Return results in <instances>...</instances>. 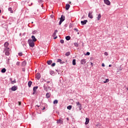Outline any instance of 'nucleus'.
<instances>
[{
    "instance_id": "obj_59",
    "label": "nucleus",
    "mask_w": 128,
    "mask_h": 128,
    "mask_svg": "<svg viewBox=\"0 0 128 128\" xmlns=\"http://www.w3.org/2000/svg\"><path fill=\"white\" fill-rule=\"evenodd\" d=\"M69 4H72V2H69Z\"/></svg>"
},
{
    "instance_id": "obj_34",
    "label": "nucleus",
    "mask_w": 128,
    "mask_h": 128,
    "mask_svg": "<svg viewBox=\"0 0 128 128\" xmlns=\"http://www.w3.org/2000/svg\"><path fill=\"white\" fill-rule=\"evenodd\" d=\"M110 82V80L108 79H106V81H104V84H106V82Z\"/></svg>"
},
{
    "instance_id": "obj_41",
    "label": "nucleus",
    "mask_w": 128,
    "mask_h": 128,
    "mask_svg": "<svg viewBox=\"0 0 128 128\" xmlns=\"http://www.w3.org/2000/svg\"><path fill=\"white\" fill-rule=\"evenodd\" d=\"M104 56H108V52H105L104 53Z\"/></svg>"
},
{
    "instance_id": "obj_43",
    "label": "nucleus",
    "mask_w": 128,
    "mask_h": 128,
    "mask_svg": "<svg viewBox=\"0 0 128 128\" xmlns=\"http://www.w3.org/2000/svg\"><path fill=\"white\" fill-rule=\"evenodd\" d=\"M47 88H48V90H52V88H50V86L47 87Z\"/></svg>"
},
{
    "instance_id": "obj_63",
    "label": "nucleus",
    "mask_w": 128,
    "mask_h": 128,
    "mask_svg": "<svg viewBox=\"0 0 128 128\" xmlns=\"http://www.w3.org/2000/svg\"><path fill=\"white\" fill-rule=\"evenodd\" d=\"M8 60H10V59H8Z\"/></svg>"
},
{
    "instance_id": "obj_35",
    "label": "nucleus",
    "mask_w": 128,
    "mask_h": 128,
    "mask_svg": "<svg viewBox=\"0 0 128 128\" xmlns=\"http://www.w3.org/2000/svg\"><path fill=\"white\" fill-rule=\"evenodd\" d=\"M74 45L76 47L78 46V43H76V42H75V43L74 44Z\"/></svg>"
},
{
    "instance_id": "obj_9",
    "label": "nucleus",
    "mask_w": 128,
    "mask_h": 128,
    "mask_svg": "<svg viewBox=\"0 0 128 128\" xmlns=\"http://www.w3.org/2000/svg\"><path fill=\"white\" fill-rule=\"evenodd\" d=\"M70 4H66V10H70Z\"/></svg>"
},
{
    "instance_id": "obj_45",
    "label": "nucleus",
    "mask_w": 128,
    "mask_h": 128,
    "mask_svg": "<svg viewBox=\"0 0 128 128\" xmlns=\"http://www.w3.org/2000/svg\"><path fill=\"white\" fill-rule=\"evenodd\" d=\"M51 66H56V63L55 62L53 63Z\"/></svg>"
},
{
    "instance_id": "obj_61",
    "label": "nucleus",
    "mask_w": 128,
    "mask_h": 128,
    "mask_svg": "<svg viewBox=\"0 0 128 128\" xmlns=\"http://www.w3.org/2000/svg\"><path fill=\"white\" fill-rule=\"evenodd\" d=\"M80 34V32H78V34Z\"/></svg>"
},
{
    "instance_id": "obj_58",
    "label": "nucleus",
    "mask_w": 128,
    "mask_h": 128,
    "mask_svg": "<svg viewBox=\"0 0 128 128\" xmlns=\"http://www.w3.org/2000/svg\"><path fill=\"white\" fill-rule=\"evenodd\" d=\"M66 120H69L68 118H66Z\"/></svg>"
},
{
    "instance_id": "obj_29",
    "label": "nucleus",
    "mask_w": 128,
    "mask_h": 128,
    "mask_svg": "<svg viewBox=\"0 0 128 128\" xmlns=\"http://www.w3.org/2000/svg\"><path fill=\"white\" fill-rule=\"evenodd\" d=\"M66 40H70V36H66Z\"/></svg>"
},
{
    "instance_id": "obj_56",
    "label": "nucleus",
    "mask_w": 128,
    "mask_h": 128,
    "mask_svg": "<svg viewBox=\"0 0 128 128\" xmlns=\"http://www.w3.org/2000/svg\"><path fill=\"white\" fill-rule=\"evenodd\" d=\"M36 106H38V108H40V106L36 105Z\"/></svg>"
},
{
    "instance_id": "obj_46",
    "label": "nucleus",
    "mask_w": 128,
    "mask_h": 128,
    "mask_svg": "<svg viewBox=\"0 0 128 128\" xmlns=\"http://www.w3.org/2000/svg\"><path fill=\"white\" fill-rule=\"evenodd\" d=\"M20 62H18L16 63V66H20Z\"/></svg>"
},
{
    "instance_id": "obj_4",
    "label": "nucleus",
    "mask_w": 128,
    "mask_h": 128,
    "mask_svg": "<svg viewBox=\"0 0 128 128\" xmlns=\"http://www.w3.org/2000/svg\"><path fill=\"white\" fill-rule=\"evenodd\" d=\"M76 106H78L79 110H82V104L80 102H76Z\"/></svg>"
},
{
    "instance_id": "obj_20",
    "label": "nucleus",
    "mask_w": 128,
    "mask_h": 128,
    "mask_svg": "<svg viewBox=\"0 0 128 128\" xmlns=\"http://www.w3.org/2000/svg\"><path fill=\"white\" fill-rule=\"evenodd\" d=\"M44 90H45V92H48V86H46V84H44Z\"/></svg>"
},
{
    "instance_id": "obj_51",
    "label": "nucleus",
    "mask_w": 128,
    "mask_h": 128,
    "mask_svg": "<svg viewBox=\"0 0 128 128\" xmlns=\"http://www.w3.org/2000/svg\"><path fill=\"white\" fill-rule=\"evenodd\" d=\"M10 82H12V78H10Z\"/></svg>"
},
{
    "instance_id": "obj_5",
    "label": "nucleus",
    "mask_w": 128,
    "mask_h": 128,
    "mask_svg": "<svg viewBox=\"0 0 128 128\" xmlns=\"http://www.w3.org/2000/svg\"><path fill=\"white\" fill-rule=\"evenodd\" d=\"M104 2L106 4H107V6H110V2L108 0H104Z\"/></svg>"
},
{
    "instance_id": "obj_64",
    "label": "nucleus",
    "mask_w": 128,
    "mask_h": 128,
    "mask_svg": "<svg viewBox=\"0 0 128 128\" xmlns=\"http://www.w3.org/2000/svg\"><path fill=\"white\" fill-rule=\"evenodd\" d=\"M56 71H57V72H58V70H56Z\"/></svg>"
},
{
    "instance_id": "obj_24",
    "label": "nucleus",
    "mask_w": 128,
    "mask_h": 128,
    "mask_svg": "<svg viewBox=\"0 0 128 128\" xmlns=\"http://www.w3.org/2000/svg\"><path fill=\"white\" fill-rule=\"evenodd\" d=\"M100 18H102V14H99L97 18L98 20H100Z\"/></svg>"
},
{
    "instance_id": "obj_12",
    "label": "nucleus",
    "mask_w": 128,
    "mask_h": 128,
    "mask_svg": "<svg viewBox=\"0 0 128 128\" xmlns=\"http://www.w3.org/2000/svg\"><path fill=\"white\" fill-rule=\"evenodd\" d=\"M58 124H64V121L60 119L57 120Z\"/></svg>"
},
{
    "instance_id": "obj_19",
    "label": "nucleus",
    "mask_w": 128,
    "mask_h": 128,
    "mask_svg": "<svg viewBox=\"0 0 128 128\" xmlns=\"http://www.w3.org/2000/svg\"><path fill=\"white\" fill-rule=\"evenodd\" d=\"M58 32V31L57 30H55L54 33L52 34V36H56V33Z\"/></svg>"
},
{
    "instance_id": "obj_31",
    "label": "nucleus",
    "mask_w": 128,
    "mask_h": 128,
    "mask_svg": "<svg viewBox=\"0 0 128 128\" xmlns=\"http://www.w3.org/2000/svg\"><path fill=\"white\" fill-rule=\"evenodd\" d=\"M58 101L57 100H56L54 101V104H58Z\"/></svg>"
},
{
    "instance_id": "obj_30",
    "label": "nucleus",
    "mask_w": 128,
    "mask_h": 128,
    "mask_svg": "<svg viewBox=\"0 0 128 128\" xmlns=\"http://www.w3.org/2000/svg\"><path fill=\"white\" fill-rule=\"evenodd\" d=\"M72 64H73V66H76V59H74L72 60Z\"/></svg>"
},
{
    "instance_id": "obj_3",
    "label": "nucleus",
    "mask_w": 128,
    "mask_h": 128,
    "mask_svg": "<svg viewBox=\"0 0 128 128\" xmlns=\"http://www.w3.org/2000/svg\"><path fill=\"white\" fill-rule=\"evenodd\" d=\"M64 20H66V17L64 15H62L61 18H60V21L59 22L60 26L62 24V22L64 21Z\"/></svg>"
},
{
    "instance_id": "obj_28",
    "label": "nucleus",
    "mask_w": 128,
    "mask_h": 128,
    "mask_svg": "<svg viewBox=\"0 0 128 128\" xmlns=\"http://www.w3.org/2000/svg\"><path fill=\"white\" fill-rule=\"evenodd\" d=\"M44 82H47V84H50V82H52V80H44Z\"/></svg>"
},
{
    "instance_id": "obj_26",
    "label": "nucleus",
    "mask_w": 128,
    "mask_h": 128,
    "mask_svg": "<svg viewBox=\"0 0 128 128\" xmlns=\"http://www.w3.org/2000/svg\"><path fill=\"white\" fill-rule=\"evenodd\" d=\"M47 64H52V60H48L47 62Z\"/></svg>"
},
{
    "instance_id": "obj_62",
    "label": "nucleus",
    "mask_w": 128,
    "mask_h": 128,
    "mask_svg": "<svg viewBox=\"0 0 128 128\" xmlns=\"http://www.w3.org/2000/svg\"><path fill=\"white\" fill-rule=\"evenodd\" d=\"M32 24H34V22H32Z\"/></svg>"
},
{
    "instance_id": "obj_2",
    "label": "nucleus",
    "mask_w": 128,
    "mask_h": 128,
    "mask_svg": "<svg viewBox=\"0 0 128 128\" xmlns=\"http://www.w3.org/2000/svg\"><path fill=\"white\" fill-rule=\"evenodd\" d=\"M6 56H10V48H6L4 49Z\"/></svg>"
},
{
    "instance_id": "obj_11",
    "label": "nucleus",
    "mask_w": 128,
    "mask_h": 128,
    "mask_svg": "<svg viewBox=\"0 0 128 128\" xmlns=\"http://www.w3.org/2000/svg\"><path fill=\"white\" fill-rule=\"evenodd\" d=\"M86 62V61L85 59L82 60L80 61L81 64H85Z\"/></svg>"
},
{
    "instance_id": "obj_21",
    "label": "nucleus",
    "mask_w": 128,
    "mask_h": 128,
    "mask_svg": "<svg viewBox=\"0 0 128 128\" xmlns=\"http://www.w3.org/2000/svg\"><path fill=\"white\" fill-rule=\"evenodd\" d=\"M22 65L23 66H26V60H24L22 62Z\"/></svg>"
},
{
    "instance_id": "obj_7",
    "label": "nucleus",
    "mask_w": 128,
    "mask_h": 128,
    "mask_svg": "<svg viewBox=\"0 0 128 128\" xmlns=\"http://www.w3.org/2000/svg\"><path fill=\"white\" fill-rule=\"evenodd\" d=\"M88 16L90 18H94V16H92V12H89Z\"/></svg>"
},
{
    "instance_id": "obj_32",
    "label": "nucleus",
    "mask_w": 128,
    "mask_h": 128,
    "mask_svg": "<svg viewBox=\"0 0 128 128\" xmlns=\"http://www.w3.org/2000/svg\"><path fill=\"white\" fill-rule=\"evenodd\" d=\"M72 106H68V107H67L68 110H72Z\"/></svg>"
},
{
    "instance_id": "obj_39",
    "label": "nucleus",
    "mask_w": 128,
    "mask_h": 128,
    "mask_svg": "<svg viewBox=\"0 0 128 128\" xmlns=\"http://www.w3.org/2000/svg\"><path fill=\"white\" fill-rule=\"evenodd\" d=\"M14 82H16V80H13V81H12V82H11V84H14Z\"/></svg>"
},
{
    "instance_id": "obj_55",
    "label": "nucleus",
    "mask_w": 128,
    "mask_h": 128,
    "mask_svg": "<svg viewBox=\"0 0 128 128\" xmlns=\"http://www.w3.org/2000/svg\"><path fill=\"white\" fill-rule=\"evenodd\" d=\"M112 64H110L109 65V68H112Z\"/></svg>"
},
{
    "instance_id": "obj_47",
    "label": "nucleus",
    "mask_w": 128,
    "mask_h": 128,
    "mask_svg": "<svg viewBox=\"0 0 128 128\" xmlns=\"http://www.w3.org/2000/svg\"><path fill=\"white\" fill-rule=\"evenodd\" d=\"M42 0H38V2H42Z\"/></svg>"
},
{
    "instance_id": "obj_10",
    "label": "nucleus",
    "mask_w": 128,
    "mask_h": 128,
    "mask_svg": "<svg viewBox=\"0 0 128 128\" xmlns=\"http://www.w3.org/2000/svg\"><path fill=\"white\" fill-rule=\"evenodd\" d=\"M88 22V20H84V21H81V24L82 26H84Z\"/></svg>"
},
{
    "instance_id": "obj_48",
    "label": "nucleus",
    "mask_w": 128,
    "mask_h": 128,
    "mask_svg": "<svg viewBox=\"0 0 128 128\" xmlns=\"http://www.w3.org/2000/svg\"><path fill=\"white\" fill-rule=\"evenodd\" d=\"M74 30H76V32H78V30L76 28H75Z\"/></svg>"
},
{
    "instance_id": "obj_37",
    "label": "nucleus",
    "mask_w": 128,
    "mask_h": 128,
    "mask_svg": "<svg viewBox=\"0 0 128 128\" xmlns=\"http://www.w3.org/2000/svg\"><path fill=\"white\" fill-rule=\"evenodd\" d=\"M90 52H87L86 54V56H90Z\"/></svg>"
},
{
    "instance_id": "obj_38",
    "label": "nucleus",
    "mask_w": 128,
    "mask_h": 128,
    "mask_svg": "<svg viewBox=\"0 0 128 128\" xmlns=\"http://www.w3.org/2000/svg\"><path fill=\"white\" fill-rule=\"evenodd\" d=\"M18 56H22V52H19V53H18Z\"/></svg>"
},
{
    "instance_id": "obj_33",
    "label": "nucleus",
    "mask_w": 128,
    "mask_h": 128,
    "mask_svg": "<svg viewBox=\"0 0 128 128\" xmlns=\"http://www.w3.org/2000/svg\"><path fill=\"white\" fill-rule=\"evenodd\" d=\"M50 74H51V76H54V71H50Z\"/></svg>"
},
{
    "instance_id": "obj_16",
    "label": "nucleus",
    "mask_w": 128,
    "mask_h": 128,
    "mask_svg": "<svg viewBox=\"0 0 128 128\" xmlns=\"http://www.w3.org/2000/svg\"><path fill=\"white\" fill-rule=\"evenodd\" d=\"M32 82L29 81L28 82V88H30V86H32Z\"/></svg>"
},
{
    "instance_id": "obj_60",
    "label": "nucleus",
    "mask_w": 128,
    "mask_h": 128,
    "mask_svg": "<svg viewBox=\"0 0 128 128\" xmlns=\"http://www.w3.org/2000/svg\"><path fill=\"white\" fill-rule=\"evenodd\" d=\"M0 12H2V10H0Z\"/></svg>"
},
{
    "instance_id": "obj_23",
    "label": "nucleus",
    "mask_w": 128,
    "mask_h": 128,
    "mask_svg": "<svg viewBox=\"0 0 128 128\" xmlns=\"http://www.w3.org/2000/svg\"><path fill=\"white\" fill-rule=\"evenodd\" d=\"M38 86L34 87L33 88L34 92H36V90H38Z\"/></svg>"
},
{
    "instance_id": "obj_49",
    "label": "nucleus",
    "mask_w": 128,
    "mask_h": 128,
    "mask_svg": "<svg viewBox=\"0 0 128 128\" xmlns=\"http://www.w3.org/2000/svg\"><path fill=\"white\" fill-rule=\"evenodd\" d=\"M42 108V110H46V107H44L43 108Z\"/></svg>"
},
{
    "instance_id": "obj_25",
    "label": "nucleus",
    "mask_w": 128,
    "mask_h": 128,
    "mask_svg": "<svg viewBox=\"0 0 128 128\" xmlns=\"http://www.w3.org/2000/svg\"><path fill=\"white\" fill-rule=\"evenodd\" d=\"M70 52H66L65 54V56H70Z\"/></svg>"
},
{
    "instance_id": "obj_36",
    "label": "nucleus",
    "mask_w": 128,
    "mask_h": 128,
    "mask_svg": "<svg viewBox=\"0 0 128 128\" xmlns=\"http://www.w3.org/2000/svg\"><path fill=\"white\" fill-rule=\"evenodd\" d=\"M60 42L61 44H64V41L63 40H60Z\"/></svg>"
},
{
    "instance_id": "obj_17",
    "label": "nucleus",
    "mask_w": 128,
    "mask_h": 128,
    "mask_svg": "<svg viewBox=\"0 0 128 128\" xmlns=\"http://www.w3.org/2000/svg\"><path fill=\"white\" fill-rule=\"evenodd\" d=\"M86 120L85 124H88V122H90V119H88V118H86Z\"/></svg>"
},
{
    "instance_id": "obj_40",
    "label": "nucleus",
    "mask_w": 128,
    "mask_h": 128,
    "mask_svg": "<svg viewBox=\"0 0 128 128\" xmlns=\"http://www.w3.org/2000/svg\"><path fill=\"white\" fill-rule=\"evenodd\" d=\"M32 34H36V30H34L32 32Z\"/></svg>"
},
{
    "instance_id": "obj_15",
    "label": "nucleus",
    "mask_w": 128,
    "mask_h": 128,
    "mask_svg": "<svg viewBox=\"0 0 128 128\" xmlns=\"http://www.w3.org/2000/svg\"><path fill=\"white\" fill-rule=\"evenodd\" d=\"M32 42H36V37L34 36H32Z\"/></svg>"
},
{
    "instance_id": "obj_53",
    "label": "nucleus",
    "mask_w": 128,
    "mask_h": 128,
    "mask_svg": "<svg viewBox=\"0 0 128 128\" xmlns=\"http://www.w3.org/2000/svg\"><path fill=\"white\" fill-rule=\"evenodd\" d=\"M41 6H42V8H44V4H42Z\"/></svg>"
},
{
    "instance_id": "obj_50",
    "label": "nucleus",
    "mask_w": 128,
    "mask_h": 128,
    "mask_svg": "<svg viewBox=\"0 0 128 128\" xmlns=\"http://www.w3.org/2000/svg\"><path fill=\"white\" fill-rule=\"evenodd\" d=\"M36 93V92L34 91L33 94H34Z\"/></svg>"
},
{
    "instance_id": "obj_6",
    "label": "nucleus",
    "mask_w": 128,
    "mask_h": 128,
    "mask_svg": "<svg viewBox=\"0 0 128 128\" xmlns=\"http://www.w3.org/2000/svg\"><path fill=\"white\" fill-rule=\"evenodd\" d=\"M36 78L37 80H40V73H37L36 74Z\"/></svg>"
},
{
    "instance_id": "obj_42",
    "label": "nucleus",
    "mask_w": 128,
    "mask_h": 128,
    "mask_svg": "<svg viewBox=\"0 0 128 128\" xmlns=\"http://www.w3.org/2000/svg\"><path fill=\"white\" fill-rule=\"evenodd\" d=\"M122 69L120 67V68L118 69V72H122Z\"/></svg>"
},
{
    "instance_id": "obj_27",
    "label": "nucleus",
    "mask_w": 128,
    "mask_h": 128,
    "mask_svg": "<svg viewBox=\"0 0 128 128\" xmlns=\"http://www.w3.org/2000/svg\"><path fill=\"white\" fill-rule=\"evenodd\" d=\"M8 10L9 12H10L11 14H12L14 12V11L12 10V8H9Z\"/></svg>"
},
{
    "instance_id": "obj_13",
    "label": "nucleus",
    "mask_w": 128,
    "mask_h": 128,
    "mask_svg": "<svg viewBox=\"0 0 128 128\" xmlns=\"http://www.w3.org/2000/svg\"><path fill=\"white\" fill-rule=\"evenodd\" d=\"M57 62H60V64H64V62L62 61L60 59H58Z\"/></svg>"
},
{
    "instance_id": "obj_57",
    "label": "nucleus",
    "mask_w": 128,
    "mask_h": 128,
    "mask_svg": "<svg viewBox=\"0 0 128 128\" xmlns=\"http://www.w3.org/2000/svg\"><path fill=\"white\" fill-rule=\"evenodd\" d=\"M90 64H91V66H94L93 64H92V62H90Z\"/></svg>"
},
{
    "instance_id": "obj_22",
    "label": "nucleus",
    "mask_w": 128,
    "mask_h": 128,
    "mask_svg": "<svg viewBox=\"0 0 128 128\" xmlns=\"http://www.w3.org/2000/svg\"><path fill=\"white\" fill-rule=\"evenodd\" d=\"M6 72V68H3L1 70V72H2V74H4Z\"/></svg>"
},
{
    "instance_id": "obj_14",
    "label": "nucleus",
    "mask_w": 128,
    "mask_h": 128,
    "mask_svg": "<svg viewBox=\"0 0 128 128\" xmlns=\"http://www.w3.org/2000/svg\"><path fill=\"white\" fill-rule=\"evenodd\" d=\"M50 92H48V93H46V98H50Z\"/></svg>"
},
{
    "instance_id": "obj_52",
    "label": "nucleus",
    "mask_w": 128,
    "mask_h": 128,
    "mask_svg": "<svg viewBox=\"0 0 128 128\" xmlns=\"http://www.w3.org/2000/svg\"><path fill=\"white\" fill-rule=\"evenodd\" d=\"M56 38H58V36H56V37L54 38V40H56Z\"/></svg>"
},
{
    "instance_id": "obj_54",
    "label": "nucleus",
    "mask_w": 128,
    "mask_h": 128,
    "mask_svg": "<svg viewBox=\"0 0 128 128\" xmlns=\"http://www.w3.org/2000/svg\"><path fill=\"white\" fill-rule=\"evenodd\" d=\"M102 66H104V64H102Z\"/></svg>"
},
{
    "instance_id": "obj_1",
    "label": "nucleus",
    "mask_w": 128,
    "mask_h": 128,
    "mask_svg": "<svg viewBox=\"0 0 128 128\" xmlns=\"http://www.w3.org/2000/svg\"><path fill=\"white\" fill-rule=\"evenodd\" d=\"M28 44H29L30 48H34V42L32 39L28 40Z\"/></svg>"
},
{
    "instance_id": "obj_44",
    "label": "nucleus",
    "mask_w": 128,
    "mask_h": 128,
    "mask_svg": "<svg viewBox=\"0 0 128 128\" xmlns=\"http://www.w3.org/2000/svg\"><path fill=\"white\" fill-rule=\"evenodd\" d=\"M18 106H21L22 105V102H18Z\"/></svg>"
},
{
    "instance_id": "obj_8",
    "label": "nucleus",
    "mask_w": 128,
    "mask_h": 128,
    "mask_svg": "<svg viewBox=\"0 0 128 128\" xmlns=\"http://www.w3.org/2000/svg\"><path fill=\"white\" fill-rule=\"evenodd\" d=\"M13 92H14L16 90H18V86H13L12 88H11Z\"/></svg>"
},
{
    "instance_id": "obj_18",
    "label": "nucleus",
    "mask_w": 128,
    "mask_h": 128,
    "mask_svg": "<svg viewBox=\"0 0 128 128\" xmlns=\"http://www.w3.org/2000/svg\"><path fill=\"white\" fill-rule=\"evenodd\" d=\"M9 44H8V42H6L4 44V46L6 48L8 46Z\"/></svg>"
}]
</instances>
